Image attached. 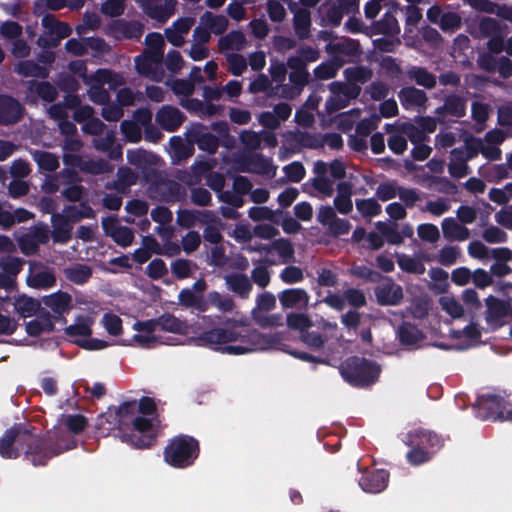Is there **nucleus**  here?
I'll return each instance as SVG.
<instances>
[{"instance_id": "f257e3e1", "label": "nucleus", "mask_w": 512, "mask_h": 512, "mask_svg": "<svg viewBox=\"0 0 512 512\" xmlns=\"http://www.w3.org/2000/svg\"><path fill=\"white\" fill-rule=\"evenodd\" d=\"M342 376L351 383L364 384L373 381L379 369L365 359L352 357L341 365Z\"/></svg>"}, {"instance_id": "f03ea898", "label": "nucleus", "mask_w": 512, "mask_h": 512, "mask_svg": "<svg viewBox=\"0 0 512 512\" xmlns=\"http://www.w3.org/2000/svg\"><path fill=\"white\" fill-rule=\"evenodd\" d=\"M185 194L183 187L176 181L163 175H156L148 188L149 198L159 202H176Z\"/></svg>"}, {"instance_id": "7ed1b4c3", "label": "nucleus", "mask_w": 512, "mask_h": 512, "mask_svg": "<svg viewBox=\"0 0 512 512\" xmlns=\"http://www.w3.org/2000/svg\"><path fill=\"white\" fill-rule=\"evenodd\" d=\"M330 98L326 102L328 113L336 112L346 107L351 99L360 94L361 88L353 83L333 82L329 85Z\"/></svg>"}, {"instance_id": "20e7f679", "label": "nucleus", "mask_w": 512, "mask_h": 512, "mask_svg": "<svg viewBox=\"0 0 512 512\" xmlns=\"http://www.w3.org/2000/svg\"><path fill=\"white\" fill-rule=\"evenodd\" d=\"M196 447L197 443L192 438L178 437L167 446L165 459L174 466L188 465Z\"/></svg>"}, {"instance_id": "39448f33", "label": "nucleus", "mask_w": 512, "mask_h": 512, "mask_svg": "<svg viewBox=\"0 0 512 512\" xmlns=\"http://www.w3.org/2000/svg\"><path fill=\"white\" fill-rule=\"evenodd\" d=\"M487 307L486 320L496 327L502 326L512 321V307L494 296H489L485 300Z\"/></svg>"}, {"instance_id": "423d86ee", "label": "nucleus", "mask_w": 512, "mask_h": 512, "mask_svg": "<svg viewBox=\"0 0 512 512\" xmlns=\"http://www.w3.org/2000/svg\"><path fill=\"white\" fill-rule=\"evenodd\" d=\"M466 114V100L457 95L449 94L443 104L435 110L439 123H445L448 118H461Z\"/></svg>"}, {"instance_id": "0eeeda50", "label": "nucleus", "mask_w": 512, "mask_h": 512, "mask_svg": "<svg viewBox=\"0 0 512 512\" xmlns=\"http://www.w3.org/2000/svg\"><path fill=\"white\" fill-rule=\"evenodd\" d=\"M144 12L152 19L159 22H166L174 13L177 5L176 0H136Z\"/></svg>"}, {"instance_id": "6e6552de", "label": "nucleus", "mask_w": 512, "mask_h": 512, "mask_svg": "<svg viewBox=\"0 0 512 512\" xmlns=\"http://www.w3.org/2000/svg\"><path fill=\"white\" fill-rule=\"evenodd\" d=\"M163 60L164 58L139 55L135 58V68L141 76L160 82L165 77Z\"/></svg>"}, {"instance_id": "1a4fd4ad", "label": "nucleus", "mask_w": 512, "mask_h": 512, "mask_svg": "<svg viewBox=\"0 0 512 512\" xmlns=\"http://www.w3.org/2000/svg\"><path fill=\"white\" fill-rule=\"evenodd\" d=\"M186 137L189 143L197 144L201 150L210 154H214L219 146L218 138L201 124L192 125L187 131Z\"/></svg>"}, {"instance_id": "9d476101", "label": "nucleus", "mask_w": 512, "mask_h": 512, "mask_svg": "<svg viewBox=\"0 0 512 512\" xmlns=\"http://www.w3.org/2000/svg\"><path fill=\"white\" fill-rule=\"evenodd\" d=\"M102 228L107 236L111 237L122 247L130 246L134 241L133 230L127 226L121 225L114 217L103 218Z\"/></svg>"}, {"instance_id": "9b49d317", "label": "nucleus", "mask_w": 512, "mask_h": 512, "mask_svg": "<svg viewBox=\"0 0 512 512\" xmlns=\"http://www.w3.org/2000/svg\"><path fill=\"white\" fill-rule=\"evenodd\" d=\"M243 172L255 173L268 178H274L277 172V166L262 154H253L246 157L240 168Z\"/></svg>"}, {"instance_id": "f8f14e48", "label": "nucleus", "mask_w": 512, "mask_h": 512, "mask_svg": "<svg viewBox=\"0 0 512 512\" xmlns=\"http://www.w3.org/2000/svg\"><path fill=\"white\" fill-rule=\"evenodd\" d=\"M240 339V334L229 328L217 327L201 333L197 342L199 345L216 346Z\"/></svg>"}, {"instance_id": "ddd939ff", "label": "nucleus", "mask_w": 512, "mask_h": 512, "mask_svg": "<svg viewBox=\"0 0 512 512\" xmlns=\"http://www.w3.org/2000/svg\"><path fill=\"white\" fill-rule=\"evenodd\" d=\"M398 97L401 105L405 109H413L418 112L424 111L427 107L428 97L427 94L414 86L403 87Z\"/></svg>"}, {"instance_id": "4468645a", "label": "nucleus", "mask_w": 512, "mask_h": 512, "mask_svg": "<svg viewBox=\"0 0 512 512\" xmlns=\"http://www.w3.org/2000/svg\"><path fill=\"white\" fill-rule=\"evenodd\" d=\"M185 120V115L171 105L162 106L156 113L155 121L164 130L173 132L177 130Z\"/></svg>"}, {"instance_id": "2eb2a0df", "label": "nucleus", "mask_w": 512, "mask_h": 512, "mask_svg": "<svg viewBox=\"0 0 512 512\" xmlns=\"http://www.w3.org/2000/svg\"><path fill=\"white\" fill-rule=\"evenodd\" d=\"M224 282L227 289L241 299L249 298L253 289L251 279L246 274L239 272L225 275Z\"/></svg>"}, {"instance_id": "dca6fc26", "label": "nucleus", "mask_w": 512, "mask_h": 512, "mask_svg": "<svg viewBox=\"0 0 512 512\" xmlns=\"http://www.w3.org/2000/svg\"><path fill=\"white\" fill-rule=\"evenodd\" d=\"M39 266L38 263H30V273L26 279L27 285L36 289L53 287L56 283L54 271L48 268L37 270Z\"/></svg>"}, {"instance_id": "f3484780", "label": "nucleus", "mask_w": 512, "mask_h": 512, "mask_svg": "<svg viewBox=\"0 0 512 512\" xmlns=\"http://www.w3.org/2000/svg\"><path fill=\"white\" fill-rule=\"evenodd\" d=\"M375 295L382 305H396L403 299V290L393 280L386 279L376 287Z\"/></svg>"}, {"instance_id": "a211bd4d", "label": "nucleus", "mask_w": 512, "mask_h": 512, "mask_svg": "<svg viewBox=\"0 0 512 512\" xmlns=\"http://www.w3.org/2000/svg\"><path fill=\"white\" fill-rule=\"evenodd\" d=\"M354 185L350 181H339L336 185V196L333 200L334 208L341 214H349L353 209L352 196Z\"/></svg>"}, {"instance_id": "6ab92c4d", "label": "nucleus", "mask_w": 512, "mask_h": 512, "mask_svg": "<svg viewBox=\"0 0 512 512\" xmlns=\"http://www.w3.org/2000/svg\"><path fill=\"white\" fill-rule=\"evenodd\" d=\"M127 161L129 164L139 168L145 177L149 179L150 174L146 173V171L152 167L159 165L160 158L146 150L143 149H135L129 150L127 152Z\"/></svg>"}, {"instance_id": "aec40b11", "label": "nucleus", "mask_w": 512, "mask_h": 512, "mask_svg": "<svg viewBox=\"0 0 512 512\" xmlns=\"http://www.w3.org/2000/svg\"><path fill=\"white\" fill-rule=\"evenodd\" d=\"M246 36L241 31H231L218 40V51L223 55L237 53L246 48Z\"/></svg>"}, {"instance_id": "412c9836", "label": "nucleus", "mask_w": 512, "mask_h": 512, "mask_svg": "<svg viewBox=\"0 0 512 512\" xmlns=\"http://www.w3.org/2000/svg\"><path fill=\"white\" fill-rule=\"evenodd\" d=\"M444 237L449 241H466L471 237L470 230L459 220L445 218L441 223Z\"/></svg>"}, {"instance_id": "4be33fe9", "label": "nucleus", "mask_w": 512, "mask_h": 512, "mask_svg": "<svg viewBox=\"0 0 512 512\" xmlns=\"http://www.w3.org/2000/svg\"><path fill=\"white\" fill-rule=\"evenodd\" d=\"M22 116L21 104L12 97L0 96V123L12 124Z\"/></svg>"}, {"instance_id": "5701e85b", "label": "nucleus", "mask_w": 512, "mask_h": 512, "mask_svg": "<svg viewBox=\"0 0 512 512\" xmlns=\"http://www.w3.org/2000/svg\"><path fill=\"white\" fill-rule=\"evenodd\" d=\"M52 232L51 236L54 242L66 243L72 237V224L61 213H53L51 217Z\"/></svg>"}, {"instance_id": "b1692460", "label": "nucleus", "mask_w": 512, "mask_h": 512, "mask_svg": "<svg viewBox=\"0 0 512 512\" xmlns=\"http://www.w3.org/2000/svg\"><path fill=\"white\" fill-rule=\"evenodd\" d=\"M319 57L320 52L317 49L308 45H302L294 55L288 58L287 67L306 68L308 63L317 61Z\"/></svg>"}, {"instance_id": "393cba45", "label": "nucleus", "mask_w": 512, "mask_h": 512, "mask_svg": "<svg viewBox=\"0 0 512 512\" xmlns=\"http://www.w3.org/2000/svg\"><path fill=\"white\" fill-rule=\"evenodd\" d=\"M43 304L50 308L55 314H63L72 307V296L64 291L46 295L42 298Z\"/></svg>"}, {"instance_id": "a878e982", "label": "nucleus", "mask_w": 512, "mask_h": 512, "mask_svg": "<svg viewBox=\"0 0 512 512\" xmlns=\"http://www.w3.org/2000/svg\"><path fill=\"white\" fill-rule=\"evenodd\" d=\"M75 172L70 169H63L57 174L48 176L41 185V189L46 194H54L60 191L61 187L66 184H71Z\"/></svg>"}, {"instance_id": "bb28decb", "label": "nucleus", "mask_w": 512, "mask_h": 512, "mask_svg": "<svg viewBox=\"0 0 512 512\" xmlns=\"http://www.w3.org/2000/svg\"><path fill=\"white\" fill-rule=\"evenodd\" d=\"M398 9V4H393L390 10L385 13L381 20L374 22L372 28L375 33L388 36H395L400 32V26L394 12Z\"/></svg>"}, {"instance_id": "cd10ccee", "label": "nucleus", "mask_w": 512, "mask_h": 512, "mask_svg": "<svg viewBox=\"0 0 512 512\" xmlns=\"http://www.w3.org/2000/svg\"><path fill=\"white\" fill-rule=\"evenodd\" d=\"M407 78L425 89L431 90L436 87L437 78L426 68L420 66H412L406 71Z\"/></svg>"}, {"instance_id": "c85d7f7f", "label": "nucleus", "mask_w": 512, "mask_h": 512, "mask_svg": "<svg viewBox=\"0 0 512 512\" xmlns=\"http://www.w3.org/2000/svg\"><path fill=\"white\" fill-rule=\"evenodd\" d=\"M53 330V316L47 311L40 313L36 319L26 324V332L33 337L52 332Z\"/></svg>"}, {"instance_id": "c756f323", "label": "nucleus", "mask_w": 512, "mask_h": 512, "mask_svg": "<svg viewBox=\"0 0 512 512\" xmlns=\"http://www.w3.org/2000/svg\"><path fill=\"white\" fill-rule=\"evenodd\" d=\"M279 300L283 308H305L309 303V295L303 289H288L279 295Z\"/></svg>"}, {"instance_id": "7c9ffc66", "label": "nucleus", "mask_w": 512, "mask_h": 512, "mask_svg": "<svg viewBox=\"0 0 512 512\" xmlns=\"http://www.w3.org/2000/svg\"><path fill=\"white\" fill-rule=\"evenodd\" d=\"M138 180V174L131 168L123 166L117 171V179L110 185H107L109 189H115L120 193H127L129 188L136 184Z\"/></svg>"}, {"instance_id": "2f4dec72", "label": "nucleus", "mask_w": 512, "mask_h": 512, "mask_svg": "<svg viewBox=\"0 0 512 512\" xmlns=\"http://www.w3.org/2000/svg\"><path fill=\"white\" fill-rule=\"evenodd\" d=\"M42 26L47 30V34L54 36V39H58V42H60L61 39L68 37L72 32V29L68 24L60 22L51 14L43 17Z\"/></svg>"}, {"instance_id": "473e14b6", "label": "nucleus", "mask_w": 512, "mask_h": 512, "mask_svg": "<svg viewBox=\"0 0 512 512\" xmlns=\"http://www.w3.org/2000/svg\"><path fill=\"white\" fill-rule=\"evenodd\" d=\"M470 158L463 149L456 148L451 151V159L448 166L451 176L456 178L464 177L468 174L469 167L467 161Z\"/></svg>"}, {"instance_id": "72a5a7b5", "label": "nucleus", "mask_w": 512, "mask_h": 512, "mask_svg": "<svg viewBox=\"0 0 512 512\" xmlns=\"http://www.w3.org/2000/svg\"><path fill=\"white\" fill-rule=\"evenodd\" d=\"M200 24L205 26L211 33L221 35L227 30L229 20L224 15H215L212 12L206 11L200 17Z\"/></svg>"}, {"instance_id": "f704fd0d", "label": "nucleus", "mask_w": 512, "mask_h": 512, "mask_svg": "<svg viewBox=\"0 0 512 512\" xmlns=\"http://www.w3.org/2000/svg\"><path fill=\"white\" fill-rule=\"evenodd\" d=\"M14 71L22 77L47 78L49 71L33 60H21L13 65Z\"/></svg>"}, {"instance_id": "c9c22d12", "label": "nucleus", "mask_w": 512, "mask_h": 512, "mask_svg": "<svg viewBox=\"0 0 512 512\" xmlns=\"http://www.w3.org/2000/svg\"><path fill=\"white\" fill-rule=\"evenodd\" d=\"M294 12L293 25L295 34L299 39H306L310 35V27H311V14L307 9L298 8L293 10Z\"/></svg>"}, {"instance_id": "e433bc0d", "label": "nucleus", "mask_w": 512, "mask_h": 512, "mask_svg": "<svg viewBox=\"0 0 512 512\" xmlns=\"http://www.w3.org/2000/svg\"><path fill=\"white\" fill-rule=\"evenodd\" d=\"M41 309V302L27 295H20L14 300V310L22 317H32Z\"/></svg>"}, {"instance_id": "4c0bfd02", "label": "nucleus", "mask_w": 512, "mask_h": 512, "mask_svg": "<svg viewBox=\"0 0 512 512\" xmlns=\"http://www.w3.org/2000/svg\"><path fill=\"white\" fill-rule=\"evenodd\" d=\"M61 214L66 216L70 223L79 222L84 218H95V211L86 202L80 203L79 205L65 206Z\"/></svg>"}, {"instance_id": "58836bf2", "label": "nucleus", "mask_w": 512, "mask_h": 512, "mask_svg": "<svg viewBox=\"0 0 512 512\" xmlns=\"http://www.w3.org/2000/svg\"><path fill=\"white\" fill-rule=\"evenodd\" d=\"M430 282L428 288L434 294H446L450 288L448 273L441 268H432L429 271Z\"/></svg>"}, {"instance_id": "ea45409f", "label": "nucleus", "mask_w": 512, "mask_h": 512, "mask_svg": "<svg viewBox=\"0 0 512 512\" xmlns=\"http://www.w3.org/2000/svg\"><path fill=\"white\" fill-rule=\"evenodd\" d=\"M208 303L221 313H232L236 309V302L232 296L217 291L208 293Z\"/></svg>"}, {"instance_id": "a19ab883", "label": "nucleus", "mask_w": 512, "mask_h": 512, "mask_svg": "<svg viewBox=\"0 0 512 512\" xmlns=\"http://www.w3.org/2000/svg\"><path fill=\"white\" fill-rule=\"evenodd\" d=\"M31 155L40 170L54 172L59 168V158L54 153L43 150H34Z\"/></svg>"}, {"instance_id": "79ce46f5", "label": "nucleus", "mask_w": 512, "mask_h": 512, "mask_svg": "<svg viewBox=\"0 0 512 512\" xmlns=\"http://www.w3.org/2000/svg\"><path fill=\"white\" fill-rule=\"evenodd\" d=\"M442 311L449 315L452 319H460L465 314V309L460 301L452 295L441 296L438 300Z\"/></svg>"}, {"instance_id": "37998d69", "label": "nucleus", "mask_w": 512, "mask_h": 512, "mask_svg": "<svg viewBox=\"0 0 512 512\" xmlns=\"http://www.w3.org/2000/svg\"><path fill=\"white\" fill-rule=\"evenodd\" d=\"M255 312L256 310L251 311V317L259 327L267 329L283 326V317L281 314H272L270 312L263 311Z\"/></svg>"}, {"instance_id": "c03bdc74", "label": "nucleus", "mask_w": 512, "mask_h": 512, "mask_svg": "<svg viewBox=\"0 0 512 512\" xmlns=\"http://www.w3.org/2000/svg\"><path fill=\"white\" fill-rule=\"evenodd\" d=\"M146 48L141 55L164 58L165 41L161 34L150 33L145 39Z\"/></svg>"}, {"instance_id": "a18cd8bd", "label": "nucleus", "mask_w": 512, "mask_h": 512, "mask_svg": "<svg viewBox=\"0 0 512 512\" xmlns=\"http://www.w3.org/2000/svg\"><path fill=\"white\" fill-rule=\"evenodd\" d=\"M85 84L89 85L88 96L91 101L97 104H106L110 100V95L103 84L93 79V74L85 78Z\"/></svg>"}, {"instance_id": "49530a36", "label": "nucleus", "mask_w": 512, "mask_h": 512, "mask_svg": "<svg viewBox=\"0 0 512 512\" xmlns=\"http://www.w3.org/2000/svg\"><path fill=\"white\" fill-rule=\"evenodd\" d=\"M399 267L407 273L421 275L425 272V266L419 257L406 254H396Z\"/></svg>"}, {"instance_id": "de8ad7c7", "label": "nucleus", "mask_w": 512, "mask_h": 512, "mask_svg": "<svg viewBox=\"0 0 512 512\" xmlns=\"http://www.w3.org/2000/svg\"><path fill=\"white\" fill-rule=\"evenodd\" d=\"M64 275L75 284H83L91 277L92 269L88 265L74 264L64 269Z\"/></svg>"}, {"instance_id": "09e8293b", "label": "nucleus", "mask_w": 512, "mask_h": 512, "mask_svg": "<svg viewBox=\"0 0 512 512\" xmlns=\"http://www.w3.org/2000/svg\"><path fill=\"white\" fill-rule=\"evenodd\" d=\"M28 90L46 102H52L58 96L57 89L49 82L29 81Z\"/></svg>"}, {"instance_id": "8fccbe9b", "label": "nucleus", "mask_w": 512, "mask_h": 512, "mask_svg": "<svg viewBox=\"0 0 512 512\" xmlns=\"http://www.w3.org/2000/svg\"><path fill=\"white\" fill-rule=\"evenodd\" d=\"M359 51V44L352 39H341L338 42H332L327 46V52L330 54H343L346 56H355Z\"/></svg>"}, {"instance_id": "3c124183", "label": "nucleus", "mask_w": 512, "mask_h": 512, "mask_svg": "<svg viewBox=\"0 0 512 512\" xmlns=\"http://www.w3.org/2000/svg\"><path fill=\"white\" fill-rule=\"evenodd\" d=\"M398 336L402 344L414 345L423 339L422 332L413 324L403 323L398 328Z\"/></svg>"}, {"instance_id": "603ef678", "label": "nucleus", "mask_w": 512, "mask_h": 512, "mask_svg": "<svg viewBox=\"0 0 512 512\" xmlns=\"http://www.w3.org/2000/svg\"><path fill=\"white\" fill-rule=\"evenodd\" d=\"M158 326L163 331L171 333L185 334L187 332L186 323L171 314L160 316L158 318Z\"/></svg>"}, {"instance_id": "864d4df0", "label": "nucleus", "mask_w": 512, "mask_h": 512, "mask_svg": "<svg viewBox=\"0 0 512 512\" xmlns=\"http://www.w3.org/2000/svg\"><path fill=\"white\" fill-rule=\"evenodd\" d=\"M498 34H502L500 23L494 18L484 17L479 21L478 32L475 37L491 38Z\"/></svg>"}, {"instance_id": "5fc2aeb1", "label": "nucleus", "mask_w": 512, "mask_h": 512, "mask_svg": "<svg viewBox=\"0 0 512 512\" xmlns=\"http://www.w3.org/2000/svg\"><path fill=\"white\" fill-rule=\"evenodd\" d=\"M344 61L340 59L338 56L334 57L333 60L329 62L322 63L314 70V75L316 78L321 80H327L333 78L337 71L343 66Z\"/></svg>"}, {"instance_id": "6e6d98bb", "label": "nucleus", "mask_w": 512, "mask_h": 512, "mask_svg": "<svg viewBox=\"0 0 512 512\" xmlns=\"http://www.w3.org/2000/svg\"><path fill=\"white\" fill-rule=\"evenodd\" d=\"M93 79L101 82L103 85L108 84L111 89H116L126 83L121 74L112 72L108 69H99L93 74Z\"/></svg>"}, {"instance_id": "4d7b16f0", "label": "nucleus", "mask_w": 512, "mask_h": 512, "mask_svg": "<svg viewBox=\"0 0 512 512\" xmlns=\"http://www.w3.org/2000/svg\"><path fill=\"white\" fill-rule=\"evenodd\" d=\"M115 30L127 39H138L142 36L144 27L138 21H121L117 23Z\"/></svg>"}, {"instance_id": "13d9d810", "label": "nucleus", "mask_w": 512, "mask_h": 512, "mask_svg": "<svg viewBox=\"0 0 512 512\" xmlns=\"http://www.w3.org/2000/svg\"><path fill=\"white\" fill-rule=\"evenodd\" d=\"M356 209L365 218H371L381 213V205L374 198L358 199L355 202Z\"/></svg>"}, {"instance_id": "bf43d9fd", "label": "nucleus", "mask_w": 512, "mask_h": 512, "mask_svg": "<svg viewBox=\"0 0 512 512\" xmlns=\"http://www.w3.org/2000/svg\"><path fill=\"white\" fill-rule=\"evenodd\" d=\"M227 63V70L234 76H240L247 70V59L239 54L233 53L224 55Z\"/></svg>"}, {"instance_id": "052dcab7", "label": "nucleus", "mask_w": 512, "mask_h": 512, "mask_svg": "<svg viewBox=\"0 0 512 512\" xmlns=\"http://www.w3.org/2000/svg\"><path fill=\"white\" fill-rule=\"evenodd\" d=\"M472 118L476 122L475 130L481 132L484 129V124L489 117V105L475 101L471 106Z\"/></svg>"}, {"instance_id": "680f3d73", "label": "nucleus", "mask_w": 512, "mask_h": 512, "mask_svg": "<svg viewBox=\"0 0 512 512\" xmlns=\"http://www.w3.org/2000/svg\"><path fill=\"white\" fill-rule=\"evenodd\" d=\"M193 144L185 143V141L179 137L174 136L170 139V147L173 151L174 157L179 161L186 159L193 154Z\"/></svg>"}, {"instance_id": "e2e57ef3", "label": "nucleus", "mask_w": 512, "mask_h": 512, "mask_svg": "<svg viewBox=\"0 0 512 512\" xmlns=\"http://www.w3.org/2000/svg\"><path fill=\"white\" fill-rule=\"evenodd\" d=\"M344 74L349 83H365L373 76L372 70L363 66L349 67L344 71Z\"/></svg>"}, {"instance_id": "0e129e2a", "label": "nucleus", "mask_w": 512, "mask_h": 512, "mask_svg": "<svg viewBox=\"0 0 512 512\" xmlns=\"http://www.w3.org/2000/svg\"><path fill=\"white\" fill-rule=\"evenodd\" d=\"M81 171L93 175H98L112 171V166L108 161L103 159L95 160L85 158Z\"/></svg>"}, {"instance_id": "69168bd1", "label": "nucleus", "mask_w": 512, "mask_h": 512, "mask_svg": "<svg viewBox=\"0 0 512 512\" xmlns=\"http://www.w3.org/2000/svg\"><path fill=\"white\" fill-rule=\"evenodd\" d=\"M461 25V16L453 11L445 12L439 23V27L441 28V30L448 33H454L461 27Z\"/></svg>"}, {"instance_id": "338daca9", "label": "nucleus", "mask_w": 512, "mask_h": 512, "mask_svg": "<svg viewBox=\"0 0 512 512\" xmlns=\"http://www.w3.org/2000/svg\"><path fill=\"white\" fill-rule=\"evenodd\" d=\"M120 130L125 139L129 142L138 143L142 139L141 128L134 121H123L120 125Z\"/></svg>"}, {"instance_id": "774afa93", "label": "nucleus", "mask_w": 512, "mask_h": 512, "mask_svg": "<svg viewBox=\"0 0 512 512\" xmlns=\"http://www.w3.org/2000/svg\"><path fill=\"white\" fill-rule=\"evenodd\" d=\"M286 321L289 328L300 330L301 333L307 331L312 326L311 319L302 313H290L287 315Z\"/></svg>"}]
</instances>
